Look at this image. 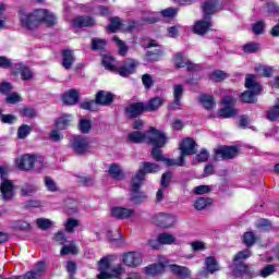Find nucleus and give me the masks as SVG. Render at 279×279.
<instances>
[{
    "mask_svg": "<svg viewBox=\"0 0 279 279\" xmlns=\"http://www.w3.org/2000/svg\"><path fill=\"white\" fill-rule=\"evenodd\" d=\"M15 165L17 169H20L21 171H32V169L40 171V169L45 167V160L43 159V157H36L34 155H24L15 160Z\"/></svg>",
    "mask_w": 279,
    "mask_h": 279,
    "instance_id": "39448f33",
    "label": "nucleus"
},
{
    "mask_svg": "<svg viewBox=\"0 0 279 279\" xmlns=\"http://www.w3.org/2000/svg\"><path fill=\"white\" fill-rule=\"evenodd\" d=\"M209 204H213L210 198L201 197V198L195 201L194 208L196 210H204V208H206V206H208Z\"/></svg>",
    "mask_w": 279,
    "mask_h": 279,
    "instance_id": "79ce46f5",
    "label": "nucleus"
},
{
    "mask_svg": "<svg viewBox=\"0 0 279 279\" xmlns=\"http://www.w3.org/2000/svg\"><path fill=\"white\" fill-rule=\"evenodd\" d=\"M243 241H244L245 245H247L250 247V246L254 245V243H256V235H254V232L248 231V232L244 233Z\"/></svg>",
    "mask_w": 279,
    "mask_h": 279,
    "instance_id": "09e8293b",
    "label": "nucleus"
},
{
    "mask_svg": "<svg viewBox=\"0 0 279 279\" xmlns=\"http://www.w3.org/2000/svg\"><path fill=\"white\" fill-rule=\"evenodd\" d=\"M77 252H80V248H77L74 243H70L68 245H63L60 254L62 256H66V254H77Z\"/></svg>",
    "mask_w": 279,
    "mask_h": 279,
    "instance_id": "ea45409f",
    "label": "nucleus"
},
{
    "mask_svg": "<svg viewBox=\"0 0 279 279\" xmlns=\"http://www.w3.org/2000/svg\"><path fill=\"white\" fill-rule=\"evenodd\" d=\"M74 27H93L95 19L90 16H78L73 21Z\"/></svg>",
    "mask_w": 279,
    "mask_h": 279,
    "instance_id": "bb28decb",
    "label": "nucleus"
},
{
    "mask_svg": "<svg viewBox=\"0 0 279 279\" xmlns=\"http://www.w3.org/2000/svg\"><path fill=\"white\" fill-rule=\"evenodd\" d=\"M113 96L108 92L100 90L96 94V100H89L81 104L83 110L97 111V106H108L112 101Z\"/></svg>",
    "mask_w": 279,
    "mask_h": 279,
    "instance_id": "6e6552de",
    "label": "nucleus"
},
{
    "mask_svg": "<svg viewBox=\"0 0 279 279\" xmlns=\"http://www.w3.org/2000/svg\"><path fill=\"white\" fill-rule=\"evenodd\" d=\"M136 66H138V61L134 59H126L124 64L118 68V73L121 77H128V75H132V73L136 72Z\"/></svg>",
    "mask_w": 279,
    "mask_h": 279,
    "instance_id": "6ab92c4d",
    "label": "nucleus"
},
{
    "mask_svg": "<svg viewBox=\"0 0 279 279\" xmlns=\"http://www.w3.org/2000/svg\"><path fill=\"white\" fill-rule=\"evenodd\" d=\"M17 16L21 27L27 32L38 29L43 23H47L48 25H56L57 21L56 15L47 9H38L29 12L25 8H20L17 11Z\"/></svg>",
    "mask_w": 279,
    "mask_h": 279,
    "instance_id": "f257e3e1",
    "label": "nucleus"
},
{
    "mask_svg": "<svg viewBox=\"0 0 279 279\" xmlns=\"http://www.w3.org/2000/svg\"><path fill=\"white\" fill-rule=\"evenodd\" d=\"M160 171V166L151 162H144L143 167L135 173V175L131 180V190L133 193H136L141 186H143V182L145 180L146 173H158Z\"/></svg>",
    "mask_w": 279,
    "mask_h": 279,
    "instance_id": "20e7f679",
    "label": "nucleus"
},
{
    "mask_svg": "<svg viewBox=\"0 0 279 279\" xmlns=\"http://www.w3.org/2000/svg\"><path fill=\"white\" fill-rule=\"evenodd\" d=\"M221 104L225 107L218 110V117H221L222 119H232V117L239 114V109L234 108V104H236L234 95L222 97Z\"/></svg>",
    "mask_w": 279,
    "mask_h": 279,
    "instance_id": "1a4fd4ad",
    "label": "nucleus"
},
{
    "mask_svg": "<svg viewBox=\"0 0 279 279\" xmlns=\"http://www.w3.org/2000/svg\"><path fill=\"white\" fill-rule=\"evenodd\" d=\"M245 88L248 90L242 93L241 100L244 104H256V95L263 90L260 84L256 82V76L253 74H248L245 80Z\"/></svg>",
    "mask_w": 279,
    "mask_h": 279,
    "instance_id": "423d86ee",
    "label": "nucleus"
},
{
    "mask_svg": "<svg viewBox=\"0 0 279 279\" xmlns=\"http://www.w3.org/2000/svg\"><path fill=\"white\" fill-rule=\"evenodd\" d=\"M121 263L126 267H131L135 269L136 267H141L143 265V253L141 252H128L121 255Z\"/></svg>",
    "mask_w": 279,
    "mask_h": 279,
    "instance_id": "9b49d317",
    "label": "nucleus"
},
{
    "mask_svg": "<svg viewBox=\"0 0 279 279\" xmlns=\"http://www.w3.org/2000/svg\"><path fill=\"white\" fill-rule=\"evenodd\" d=\"M131 143H147L153 147H165L167 145V135L162 131L151 128L148 132L134 131L129 134Z\"/></svg>",
    "mask_w": 279,
    "mask_h": 279,
    "instance_id": "f03ea898",
    "label": "nucleus"
},
{
    "mask_svg": "<svg viewBox=\"0 0 279 279\" xmlns=\"http://www.w3.org/2000/svg\"><path fill=\"white\" fill-rule=\"evenodd\" d=\"M153 223L158 228H173L175 226V216L171 214H157L153 217Z\"/></svg>",
    "mask_w": 279,
    "mask_h": 279,
    "instance_id": "dca6fc26",
    "label": "nucleus"
},
{
    "mask_svg": "<svg viewBox=\"0 0 279 279\" xmlns=\"http://www.w3.org/2000/svg\"><path fill=\"white\" fill-rule=\"evenodd\" d=\"M158 241L161 245H175L178 243V239L169 232L160 233L158 235Z\"/></svg>",
    "mask_w": 279,
    "mask_h": 279,
    "instance_id": "c85d7f7f",
    "label": "nucleus"
},
{
    "mask_svg": "<svg viewBox=\"0 0 279 279\" xmlns=\"http://www.w3.org/2000/svg\"><path fill=\"white\" fill-rule=\"evenodd\" d=\"M45 269H47L45 262H39L35 265L34 269H32L31 271H33L36 276L41 278L43 274H45Z\"/></svg>",
    "mask_w": 279,
    "mask_h": 279,
    "instance_id": "3c124183",
    "label": "nucleus"
},
{
    "mask_svg": "<svg viewBox=\"0 0 279 279\" xmlns=\"http://www.w3.org/2000/svg\"><path fill=\"white\" fill-rule=\"evenodd\" d=\"M211 189L209 185H198L194 187L195 195H206V193H210Z\"/></svg>",
    "mask_w": 279,
    "mask_h": 279,
    "instance_id": "4d7b16f0",
    "label": "nucleus"
},
{
    "mask_svg": "<svg viewBox=\"0 0 279 279\" xmlns=\"http://www.w3.org/2000/svg\"><path fill=\"white\" fill-rule=\"evenodd\" d=\"M36 225L40 230H49L53 226V222L47 218H38Z\"/></svg>",
    "mask_w": 279,
    "mask_h": 279,
    "instance_id": "c03bdc74",
    "label": "nucleus"
},
{
    "mask_svg": "<svg viewBox=\"0 0 279 279\" xmlns=\"http://www.w3.org/2000/svg\"><path fill=\"white\" fill-rule=\"evenodd\" d=\"M146 107L143 102H136L126 108L129 117H138L145 112Z\"/></svg>",
    "mask_w": 279,
    "mask_h": 279,
    "instance_id": "a878e982",
    "label": "nucleus"
},
{
    "mask_svg": "<svg viewBox=\"0 0 279 279\" xmlns=\"http://www.w3.org/2000/svg\"><path fill=\"white\" fill-rule=\"evenodd\" d=\"M215 160H232L236 158L239 149L236 146H222L215 149Z\"/></svg>",
    "mask_w": 279,
    "mask_h": 279,
    "instance_id": "4468645a",
    "label": "nucleus"
},
{
    "mask_svg": "<svg viewBox=\"0 0 279 279\" xmlns=\"http://www.w3.org/2000/svg\"><path fill=\"white\" fill-rule=\"evenodd\" d=\"M72 149L75 154H87L93 147L90 146V140L88 137L75 136L72 141Z\"/></svg>",
    "mask_w": 279,
    "mask_h": 279,
    "instance_id": "2eb2a0df",
    "label": "nucleus"
},
{
    "mask_svg": "<svg viewBox=\"0 0 279 279\" xmlns=\"http://www.w3.org/2000/svg\"><path fill=\"white\" fill-rule=\"evenodd\" d=\"M20 101H22V98L19 93H12L7 95V98H5L7 104H19Z\"/></svg>",
    "mask_w": 279,
    "mask_h": 279,
    "instance_id": "864d4df0",
    "label": "nucleus"
},
{
    "mask_svg": "<svg viewBox=\"0 0 279 279\" xmlns=\"http://www.w3.org/2000/svg\"><path fill=\"white\" fill-rule=\"evenodd\" d=\"M12 169L8 165L1 167V197L4 202H10L15 195L14 192V182L10 179H5L4 175H8Z\"/></svg>",
    "mask_w": 279,
    "mask_h": 279,
    "instance_id": "0eeeda50",
    "label": "nucleus"
},
{
    "mask_svg": "<svg viewBox=\"0 0 279 279\" xmlns=\"http://www.w3.org/2000/svg\"><path fill=\"white\" fill-rule=\"evenodd\" d=\"M40 278L38 275L34 274V271L29 270L25 275L13 277V278H2V279H38Z\"/></svg>",
    "mask_w": 279,
    "mask_h": 279,
    "instance_id": "680f3d73",
    "label": "nucleus"
},
{
    "mask_svg": "<svg viewBox=\"0 0 279 279\" xmlns=\"http://www.w3.org/2000/svg\"><path fill=\"white\" fill-rule=\"evenodd\" d=\"M109 175H111L113 180H123V178H125L123 170H121V167H119L117 163L109 167Z\"/></svg>",
    "mask_w": 279,
    "mask_h": 279,
    "instance_id": "473e14b6",
    "label": "nucleus"
},
{
    "mask_svg": "<svg viewBox=\"0 0 279 279\" xmlns=\"http://www.w3.org/2000/svg\"><path fill=\"white\" fill-rule=\"evenodd\" d=\"M142 82L145 88H151V86H154V78H151V75L149 74H144L142 76Z\"/></svg>",
    "mask_w": 279,
    "mask_h": 279,
    "instance_id": "69168bd1",
    "label": "nucleus"
},
{
    "mask_svg": "<svg viewBox=\"0 0 279 279\" xmlns=\"http://www.w3.org/2000/svg\"><path fill=\"white\" fill-rule=\"evenodd\" d=\"M163 105H165V98L155 97L145 105V108L148 112H156V110H158V108L162 107Z\"/></svg>",
    "mask_w": 279,
    "mask_h": 279,
    "instance_id": "cd10ccee",
    "label": "nucleus"
},
{
    "mask_svg": "<svg viewBox=\"0 0 279 279\" xmlns=\"http://www.w3.org/2000/svg\"><path fill=\"white\" fill-rule=\"evenodd\" d=\"M63 104L66 106H75L80 101V92L76 89L68 90L62 97Z\"/></svg>",
    "mask_w": 279,
    "mask_h": 279,
    "instance_id": "5701e85b",
    "label": "nucleus"
},
{
    "mask_svg": "<svg viewBox=\"0 0 279 279\" xmlns=\"http://www.w3.org/2000/svg\"><path fill=\"white\" fill-rule=\"evenodd\" d=\"M169 259L165 256H159V263L158 264H151L144 268V274L146 276H160V274L165 272V267H168Z\"/></svg>",
    "mask_w": 279,
    "mask_h": 279,
    "instance_id": "ddd939ff",
    "label": "nucleus"
},
{
    "mask_svg": "<svg viewBox=\"0 0 279 279\" xmlns=\"http://www.w3.org/2000/svg\"><path fill=\"white\" fill-rule=\"evenodd\" d=\"M169 182H171V172H166L161 177L162 189H167V186H169Z\"/></svg>",
    "mask_w": 279,
    "mask_h": 279,
    "instance_id": "774afa93",
    "label": "nucleus"
},
{
    "mask_svg": "<svg viewBox=\"0 0 279 279\" xmlns=\"http://www.w3.org/2000/svg\"><path fill=\"white\" fill-rule=\"evenodd\" d=\"M210 27H213V23L210 20H202L195 22L193 26L194 34H197L198 36H204L210 32Z\"/></svg>",
    "mask_w": 279,
    "mask_h": 279,
    "instance_id": "4be33fe9",
    "label": "nucleus"
},
{
    "mask_svg": "<svg viewBox=\"0 0 279 279\" xmlns=\"http://www.w3.org/2000/svg\"><path fill=\"white\" fill-rule=\"evenodd\" d=\"M276 271H278V267L276 265H266L259 270V276L260 278H269V276H274Z\"/></svg>",
    "mask_w": 279,
    "mask_h": 279,
    "instance_id": "4c0bfd02",
    "label": "nucleus"
},
{
    "mask_svg": "<svg viewBox=\"0 0 279 279\" xmlns=\"http://www.w3.org/2000/svg\"><path fill=\"white\" fill-rule=\"evenodd\" d=\"M77 226H80V220L74 218H68L66 221L64 222V228L66 232H74Z\"/></svg>",
    "mask_w": 279,
    "mask_h": 279,
    "instance_id": "a19ab883",
    "label": "nucleus"
},
{
    "mask_svg": "<svg viewBox=\"0 0 279 279\" xmlns=\"http://www.w3.org/2000/svg\"><path fill=\"white\" fill-rule=\"evenodd\" d=\"M172 95H173V99L182 100V97L184 95V86L180 84L174 85Z\"/></svg>",
    "mask_w": 279,
    "mask_h": 279,
    "instance_id": "8fccbe9b",
    "label": "nucleus"
},
{
    "mask_svg": "<svg viewBox=\"0 0 279 279\" xmlns=\"http://www.w3.org/2000/svg\"><path fill=\"white\" fill-rule=\"evenodd\" d=\"M113 43L117 44L118 49H119V56H126L129 48L125 45V43L123 40H121L119 37L114 36L112 38Z\"/></svg>",
    "mask_w": 279,
    "mask_h": 279,
    "instance_id": "58836bf2",
    "label": "nucleus"
},
{
    "mask_svg": "<svg viewBox=\"0 0 279 279\" xmlns=\"http://www.w3.org/2000/svg\"><path fill=\"white\" fill-rule=\"evenodd\" d=\"M178 14V9L174 8H168L161 11V15L165 16V19H173Z\"/></svg>",
    "mask_w": 279,
    "mask_h": 279,
    "instance_id": "052dcab7",
    "label": "nucleus"
},
{
    "mask_svg": "<svg viewBox=\"0 0 279 279\" xmlns=\"http://www.w3.org/2000/svg\"><path fill=\"white\" fill-rule=\"evenodd\" d=\"M112 260H114V256H107L99 260L98 270L100 274L97 276L98 279H121V276L125 275V267L121 264L112 267Z\"/></svg>",
    "mask_w": 279,
    "mask_h": 279,
    "instance_id": "7ed1b4c3",
    "label": "nucleus"
},
{
    "mask_svg": "<svg viewBox=\"0 0 279 279\" xmlns=\"http://www.w3.org/2000/svg\"><path fill=\"white\" fill-rule=\"evenodd\" d=\"M209 156H210V154H208V150L203 149V150H201V154L196 155V160L198 162H206L208 160Z\"/></svg>",
    "mask_w": 279,
    "mask_h": 279,
    "instance_id": "338daca9",
    "label": "nucleus"
},
{
    "mask_svg": "<svg viewBox=\"0 0 279 279\" xmlns=\"http://www.w3.org/2000/svg\"><path fill=\"white\" fill-rule=\"evenodd\" d=\"M102 66H105L107 71H113L116 73L119 72V68L117 66V61H114V58L110 56L104 57Z\"/></svg>",
    "mask_w": 279,
    "mask_h": 279,
    "instance_id": "f704fd0d",
    "label": "nucleus"
},
{
    "mask_svg": "<svg viewBox=\"0 0 279 279\" xmlns=\"http://www.w3.org/2000/svg\"><path fill=\"white\" fill-rule=\"evenodd\" d=\"M151 156L154 160H157V162H165L167 167H177L175 159L166 158L165 155H162V150H160V147L158 146H154L151 149Z\"/></svg>",
    "mask_w": 279,
    "mask_h": 279,
    "instance_id": "412c9836",
    "label": "nucleus"
},
{
    "mask_svg": "<svg viewBox=\"0 0 279 279\" xmlns=\"http://www.w3.org/2000/svg\"><path fill=\"white\" fill-rule=\"evenodd\" d=\"M258 49H260V46L258 44H245L243 46V51L244 53H256V51H258Z\"/></svg>",
    "mask_w": 279,
    "mask_h": 279,
    "instance_id": "603ef678",
    "label": "nucleus"
},
{
    "mask_svg": "<svg viewBox=\"0 0 279 279\" xmlns=\"http://www.w3.org/2000/svg\"><path fill=\"white\" fill-rule=\"evenodd\" d=\"M195 147H197V144L191 137H186L181 142V145H180L181 155L179 159L175 160L177 167L184 166V156H193V154H195Z\"/></svg>",
    "mask_w": 279,
    "mask_h": 279,
    "instance_id": "9d476101",
    "label": "nucleus"
},
{
    "mask_svg": "<svg viewBox=\"0 0 279 279\" xmlns=\"http://www.w3.org/2000/svg\"><path fill=\"white\" fill-rule=\"evenodd\" d=\"M199 101L203 107H205L206 110H213L217 104L215 102V99L210 95H202L199 96Z\"/></svg>",
    "mask_w": 279,
    "mask_h": 279,
    "instance_id": "72a5a7b5",
    "label": "nucleus"
},
{
    "mask_svg": "<svg viewBox=\"0 0 279 279\" xmlns=\"http://www.w3.org/2000/svg\"><path fill=\"white\" fill-rule=\"evenodd\" d=\"M73 62H75V57L73 56V51L71 50H63L62 52V66L66 70L73 66Z\"/></svg>",
    "mask_w": 279,
    "mask_h": 279,
    "instance_id": "c756f323",
    "label": "nucleus"
},
{
    "mask_svg": "<svg viewBox=\"0 0 279 279\" xmlns=\"http://www.w3.org/2000/svg\"><path fill=\"white\" fill-rule=\"evenodd\" d=\"M21 117H27L29 119H34L36 117V110L33 108L26 107L20 111Z\"/></svg>",
    "mask_w": 279,
    "mask_h": 279,
    "instance_id": "13d9d810",
    "label": "nucleus"
},
{
    "mask_svg": "<svg viewBox=\"0 0 279 279\" xmlns=\"http://www.w3.org/2000/svg\"><path fill=\"white\" fill-rule=\"evenodd\" d=\"M32 134V126L23 124L17 130V138H27Z\"/></svg>",
    "mask_w": 279,
    "mask_h": 279,
    "instance_id": "37998d69",
    "label": "nucleus"
},
{
    "mask_svg": "<svg viewBox=\"0 0 279 279\" xmlns=\"http://www.w3.org/2000/svg\"><path fill=\"white\" fill-rule=\"evenodd\" d=\"M136 27V22L121 21L119 17H112L109 23V32L114 34L118 29L121 32H132Z\"/></svg>",
    "mask_w": 279,
    "mask_h": 279,
    "instance_id": "f8f14e48",
    "label": "nucleus"
},
{
    "mask_svg": "<svg viewBox=\"0 0 279 279\" xmlns=\"http://www.w3.org/2000/svg\"><path fill=\"white\" fill-rule=\"evenodd\" d=\"M217 12V0H207L203 4V13L205 16H210Z\"/></svg>",
    "mask_w": 279,
    "mask_h": 279,
    "instance_id": "2f4dec72",
    "label": "nucleus"
},
{
    "mask_svg": "<svg viewBox=\"0 0 279 279\" xmlns=\"http://www.w3.org/2000/svg\"><path fill=\"white\" fill-rule=\"evenodd\" d=\"M250 256H252V252H250V250L241 251L234 256L233 264L236 267V271L240 274H245V271H247V266L243 264V260H246Z\"/></svg>",
    "mask_w": 279,
    "mask_h": 279,
    "instance_id": "a211bd4d",
    "label": "nucleus"
},
{
    "mask_svg": "<svg viewBox=\"0 0 279 279\" xmlns=\"http://www.w3.org/2000/svg\"><path fill=\"white\" fill-rule=\"evenodd\" d=\"M172 60L175 69H184V66H186L187 71H199V65L190 63L189 59L181 52L175 53Z\"/></svg>",
    "mask_w": 279,
    "mask_h": 279,
    "instance_id": "f3484780",
    "label": "nucleus"
},
{
    "mask_svg": "<svg viewBox=\"0 0 279 279\" xmlns=\"http://www.w3.org/2000/svg\"><path fill=\"white\" fill-rule=\"evenodd\" d=\"M255 71L260 77H271L274 75V68L269 65H257Z\"/></svg>",
    "mask_w": 279,
    "mask_h": 279,
    "instance_id": "c9c22d12",
    "label": "nucleus"
},
{
    "mask_svg": "<svg viewBox=\"0 0 279 279\" xmlns=\"http://www.w3.org/2000/svg\"><path fill=\"white\" fill-rule=\"evenodd\" d=\"M135 210L132 208H125V207H112L111 208V216L114 217V219H131V217H134Z\"/></svg>",
    "mask_w": 279,
    "mask_h": 279,
    "instance_id": "aec40b11",
    "label": "nucleus"
},
{
    "mask_svg": "<svg viewBox=\"0 0 279 279\" xmlns=\"http://www.w3.org/2000/svg\"><path fill=\"white\" fill-rule=\"evenodd\" d=\"M36 193V186L26 184L22 187V196L29 197V195H34Z\"/></svg>",
    "mask_w": 279,
    "mask_h": 279,
    "instance_id": "5fc2aeb1",
    "label": "nucleus"
},
{
    "mask_svg": "<svg viewBox=\"0 0 279 279\" xmlns=\"http://www.w3.org/2000/svg\"><path fill=\"white\" fill-rule=\"evenodd\" d=\"M19 71L22 73V80H24V81H28L34 77V73L32 72V70H29V68H26L25 65H23V63L14 64L13 73L16 74V73H19Z\"/></svg>",
    "mask_w": 279,
    "mask_h": 279,
    "instance_id": "393cba45",
    "label": "nucleus"
},
{
    "mask_svg": "<svg viewBox=\"0 0 279 279\" xmlns=\"http://www.w3.org/2000/svg\"><path fill=\"white\" fill-rule=\"evenodd\" d=\"M106 47V40L104 39H94L92 40V49L99 50Z\"/></svg>",
    "mask_w": 279,
    "mask_h": 279,
    "instance_id": "0e129e2a",
    "label": "nucleus"
},
{
    "mask_svg": "<svg viewBox=\"0 0 279 279\" xmlns=\"http://www.w3.org/2000/svg\"><path fill=\"white\" fill-rule=\"evenodd\" d=\"M90 128H93L90 120L83 119L80 121L78 130L82 134H88V132H90Z\"/></svg>",
    "mask_w": 279,
    "mask_h": 279,
    "instance_id": "49530a36",
    "label": "nucleus"
},
{
    "mask_svg": "<svg viewBox=\"0 0 279 279\" xmlns=\"http://www.w3.org/2000/svg\"><path fill=\"white\" fill-rule=\"evenodd\" d=\"M205 266L209 274H215V271H219V264L217 263V259H215V257H207L205 259Z\"/></svg>",
    "mask_w": 279,
    "mask_h": 279,
    "instance_id": "e433bc0d",
    "label": "nucleus"
},
{
    "mask_svg": "<svg viewBox=\"0 0 279 279\" xmlns=\"http://www.w3.org/2000/svg\"><path fill=\"white\" fill-rule=\"evenodd\" d=\"M193 252H202L206 250V243L203 241H195L191 243Z\"/></svg>",
    "mask_w": 279,
    "mask_h": 279,
    "instance_id": "bf43d9fd",
    "label": "nucleus"
},
{
    "mask_svg": "<svg viewBox=\"0 0 279 279\" xmlns=\"http://www.w3.org/2000/svg\"><path fill=\"white\" fill-rule=\"evenodd\" d=\"M1 69H12L14 73V64H12V60L7 57H1Z\"/></svg>",
    "mask_w": 279,
    "mask_h": 279,
    "instance_id": "e2e57ef3",
    "label": "nucleus"
},
{
    "mask_svg": "<svg viewBox=\"0 0 279 279\" xmlns=\"http://www.w3.org/2000/svg\"><path fill=\"white\" fill-rule=\"evenodd\" d=\"M228 74L223 71L216 70L210 74V80L214 82H223V80H227Z\"/></svg>",
    "mask_w": 279,
    "mask_h": 279,
    "instance_id": "a18cd8bd",
    "label": "nucleus"
},
{
    "mask_svg": "<svg viewBox=\"0 0 279 279\" xmlns=\"http://www.w3.org/2000/svg\"><path fill=\"white\" fill-rule=\"evenodd\" d=\"M13 228L14 230H22V231H26V230H31L32 226L29 225V222L27 221H23V220H17L13 223Z\"/></svg>",
    "mask_w": 279,
    "mask_h": 279,
    "instance_id": "de8ad7c7",
    "label": "nucleus"
},
{
    "mask_svg": "<svg viewBox=\"0 0 279 279\" xmlns=\"http://www.w3.org/2000/svg\"><path fill=\"white\" fill-rule=\"evenodd\" d=\"M279 117V110L276 106L271 107L267 112L268 121H276Z\"/></svg>",
    "mask_w": 279,
    "mask_h": 279,
    "instance_id": "6e6d98bb",
    "label": "nucleus"
},
{
    "mask_svg": "<svg viewBox=\"0 0 279 279\" xmlns=\"http://www.w3.org/2000/svg\"><path fill=\"white\" fill-rule=\"evenodd\" d=\"M168 267L174 276H180V278H189L191 276V269L184 267V266H178L175 264H171V262L168 263Z\"/></svg>",
    "mask_w": 279,
    "mask_h": 279,
    "instance_id": "b1692460",
    "label": "nucleus"
},
{
    "mask_svg": "<svg viewBox=\"0 0 279 279\" xmlns=\"http://www.w3.org/2000/svg\"><path fill=\"white\" fill-rule=\"evenodd\" d=\"M71 121H73V117L71 114H63L56 120L54 125L59 130H66V128L71 125Z\"/></svg>",
    "mask_w": 279,
    "mask_h": 279,
    "instance_id": "7c9ffc66",
    "label": "nucleus"
}]
</instances>
